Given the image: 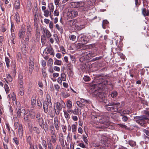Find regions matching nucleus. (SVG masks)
Instances as JSON below:
<instances>
[{
  "mask_svg": "<svg viewBox=\"0 0 149 149\" xmlns=\"http://www.w3.org/2000/svg\"><path fill=\"white\" fill-rule=\"evenodd\" d=\"M110 77L108 75L103 76L100 75L96 76L93 81L96 83L94 84V89H95L94 94L99 102L105 104L108 103L109 100L107 99V95L106 93L102 92V91L108 84V79Z\"/></svg>",
  "mask_w": 149,
  "mask_h": 149,
  "instance_id": "obj_1",
  "label": "nucleus"
},
{
  "mask_svg": "<svg viewBox=\"0 0 149 149\" xmlns=\"http://www.w3.org/2000/svg\"><path fill=\"white\" fill-rule=\"evenodd\" d=\"M125 105L124 101H122L120 103H115L112 102H110L109 101L108 103L105 104V109L108 111L120 113L122 111V110L120 108L124 107Z\"/></svg>",
  "mask_w": 149,
  "mask_h": 149,
  "instance_id": "obj_2",
  "label": "nucleus"
},
{
  "mask_svg": "<svg viewBox=\"0 0 149 149\" xmlns=\"http://www.w3.org/2000/svg\"><path fill=\"white\" fill-rule=\"evenodd\" d=\"M134 120L140 126L146 127L147 126V123H148L149 119L145 115L135 116Z\"/></svg>",
  "mask_w": 149,
  "mask_h": 149,
  "instance_id": "obj_3",
  "label": "nucleus"
},
{
  "mask_svg": "<svg viewBox=\"0 0 149 149\" xmlns=\"http://www.w3.org/2000/svg\"><path fill=\"white\" fill-rule=\"evenodd\" d=\"M100 123L102 124L100 125H97L95 126L96 128L104 129L108 128L110 126L108 118L106 116H103L102 119H100Z\"/></svg>",
  "mask_w": 149,
  "mask_h": 149,
  "instance_id": "obj_4",
  "label": "nucleus"
},
{
  "mask_svg": "<svg viewBox=\"0 0 149 149\" xmlns=\"http://www.w3.org/2000/svg\"><path fill=\"white\" fill-rule=\"evenodd\" d=\"M65 107V104L61 100L56 102V107H54V111L56 115H58L62 108Z\"/></svg>",
  "mask_w": 149,
  "mask_h": 149,
  "instance_id": "obj_5",
  "label": "nucleus"
},
{
  "mask_svg": "<svg viewBox=\"0 0 149 149\" xmlns=\"http://www.w3.org/2000/svg\"><path fill=\"white\" fill-rule=\"evenodd\" d=\"M47 101H44L43 104L44 112L45 113H47L48 111V107L50 108L52 106V104L51 102V97L49 94L47 95Z\"/></svg>",
  "mask_w": 149,
  "mask_h": 149,
  "instance_id": "obj_6",
  "label": "nucleus"
},
{
  "mask_svg": "<svg viewBox=\"0 0 149 149\" xmlns=\"http://www.w3.org/2000/svg\"><path fill=\"white\" fill-rule=\"evenodd\" d=\"M96 49H92L90 50H86L84 54L86 57H88V59H90L91 57H94L97 55L96 52Z\"/></svg>",
  "mask_w": 149,
  "mask_h": 149,
  "instance_id": "obj_7",
  "label": "nucleus"
},
{
  "mask_svg": "<svg viewBox=\"0 0 149 149\" xmlns=\"http://www.w3.org/2000/svg\"><path fill=\"white\" fill-rule=\"evenodd\" d=\"M30 61L29 62V72L31 73L34 68V59L33 57L31 56L29 58Z\"/></svg>",
  "mask_w": 149,
  "mask_h": 149,
  "instance_id": "obj_8",
  "label": "nucleus"
},
{
  "mask_svg": "<svg viewBox=\"0 0 149 149\" xmlns=\"http://www.w3.org/2000/svg\"><path fill=\"white\" fill-rule=\"evenodd\" d=\"M79 40L81 41L82 43L86 44L89 41V39L86 36L80 35L79 36Z\"/></svg>",
  "mask_w": 149,
  "mask_h": 149,
  "instance_id": "obj_9",
  "label": "nucleus"
},
{
  "mask_svg": "<svg viewBox=\"0 0 149 149\" xmlns=\"http://www.w3.org/2000/svg\"><path fill=\"white\" fill-rule=\"evenodd\" d=\"M39 125L42 129H43L46 132L48 131L49 125L45 121L44 122L43 120L40 124H39Z\"/></svg>",
  "mask_w": 149,
  "mask_h": 149,
  "instance_id": "obj_10",
  "label": "nucleus"
},
{
  "mask_svg": "<svg viewBox=\"0 0 149 149\" xmlns=\"http://www.w3.org/2000/svg\"><path fill=\"white\" fill-rule=\"evenodd\" d=\"M43 53H45L47 54H49L50 55L54 56V52L53 48L51 47H46L44 50Z\"/></svg>",
  "mask_w": 149,
  "mask_h": 149,
  "instance_id": "obj_11",
  "label": "nucleus"
},
{
  "mask_svg": "<svg viewBox=\"0 0 149 149\" xmlns=\"http://www.w3.org/2000/svg\"><path fill=\"white\" fill-rule=\"evenodd\" d=\"M68 17H69L71 18L75 17L78 15V12L75 10L68 11Z\"/></svg>",
  "mask_w": 149,
  "mask_h": 149,
  "instance_id": "obj_12",
  "label": "nucleus"
},
{
  "mask_svg": "<svg viewBox=\"0 0 149 149\" xmlns=\"http://www.w3.org/2000/svg\"><path fill=\"white\" fill-rule=\"evenodd\" d=\"M36 121L38 122V124H41L43 121V118L41 116L40 113L38 112L36 114Z\"/></svg>",
  "mask_w": 149,
  "mask_h": 149,
  "instance_id": "obj_13",
  "label": "nucleus"
},
{
  "mask_svg": "<svg viewBox=\"0 0 149 149\" xmlns=\"http://www.w3.org/2000/svg\"><path fill=\"white\" fill-rule=\"evenodd\" d=\"M59 140L61 145L63 147L65 146L64 143V137L63 134L62 133H60L59 134Z\"/></svg>",
  "mask_w": 149,
  "mask_h": 149,
  "instance_id": "obj_14",
  "label": "nucleus"
},
{
  "mask_svg": "<svg viewBox=\"0 0 149 149\" xmlns=\"http://www.w3.org/2000/svg\"><path fill=\"white\" fill-rule=\"evenodd\" d=\"M25 29L24 27L22 26L21 29L20 30L19 33H18V36L20 38H23L25 35Z\"/></svg>",
  "mask_w": 149,
  "mask_h": 149,
  "instance_id": "obj_15",
  "label": "nucleus"
},
{
  "mask_svg": "<svg viewBox=\"0 0 149 149\" xmlns=\"http://www.w3.org/2000/svg\"><path fill=\"white\" fill-rule=\"evenodd\" d=\"M42 32H43L45 34V36H46L47 38H49L52 36L50 32L47 29L45 28H43L42 29Z\"/></svg>",
  "mask_w": 149,
  "mask_h": 149,
  "instance_id": "obj_16",
  "label": "nucleus"
},
{
  "mask_svg": "<svg viewBox=\"0 0 149 149\" xmlns=\"http://www.w3.org/2000/svg\"><path fill=\"white\" fill-rule=\"evenodd\" d=\"M25 109L24 108H22V109H19L17 111V117L18 118H20L22 116V114L25 113Z\"/></svg>",
  "mask_w": 149,
  "mask_h": 149,
  "instance_id": "obj_17",
  "label": "nucleus"
},
{
  "mask_svg": "<svg viewBox=\"0 0 149 149\" xmlns=\"http://www.w3.org/2000/svg\"><path fill=\"white\" fill-rule=\"evenodd\" d=\"M77 20L76 19H73L72 20H69L67 22V24L69 25L70 26H72L74 25L75 26V24L77 23Z\"/></svg>",
  "mask_w": 149,
  "mask_h": 149,
  "instance_id": "obj_18",
  "label": "nucleus"
},
{
  "mask_svg": "<svg viewBox=\"0 0 149 149\" xmlns=\"http://www.w3.org/2000/svg\"><path fill=\"white\" fill-rule=\"evenodd\" d=\"M18 133L20 137H22L23 135V130L22 125H20L18 128Z\"/></svg>",
  "mask_w": 149,
  "mask_h": 149,
  "instance_id": "obj_19",
  "label": "nucleus"
},
{
  "mask_svg": "<svg viewBox=\"0 0 149 149\" xmlns=\"http://www.w3.org/2000/svg\"><path fill=\"white\" fill-rule=\"evenodd\" d=\"M74 4L75 6L74 8L82 7L84 5V2L81 1L74 2Z\"/></svg>",
  "mask_w": 149,
  "mask_h": 149,
  "instance_id": "obj_20",
  "label": "nucleus"
},
{
  "mask_svg": "<svg viewBox=\"0 0 149 149\" xmlns=\"http://www.w3.org/2000/svg\"><path fill=\"white\" fill-rule=\"evenodd\" d=\"M30 114V111H28L26 112L25 111V113L24 114V119L25 121H28L29 120V115Z\"/></svg>",
  "mask_w": 149,
  "mask_h": 149,
  "instance_id": "obj_21",
  "label": "nucleus"
},
{
  "mask_svg": "<svg viewBox=\"0 0 149 149\" xmlns=\"http://www.w3.org/2000/svg\"><path fill=\"white\" fill-rule=\"evenodd\" d=\"M142 14L145 17L149 15V11L148 10H146V8H143L142 9Z\"/></svg>",
  "mask_w": 149,
  "mask_h": 149,
  "instance_id": "obj_22",
  "label": "nucleus"
},
{
  "mask_svg": "<svg viewBox=\"0 0 149 149\" xmlns=\"http://www.w3.org/2000/svg\"><path fill=\"white\" fill-rule=\"evenodd\" d=\"M18 81L19 84L21 86H22L23 83V78L22 75L21 74H19V75Z\"/></svg>",
  "mask_w": 149,
  "mask_h": 149,
  "instance_id": "obj_23",
  "label": "nucleus"
},
{
  "mask_svg": "<svg viewBox=\"0 0 149 149\" xmlns=\"http://www.w3.org/2000/svg\"><path fill=\"white\" fill-rule=\"evenodd\" d=\"M15 19L17 23H18L20 21V19L19 13L16 12L14 16Z\"/></svg>",
  "mask_w": 149,
  "mask_h": 149,
  "instance_id": "obj_24",
  "label": "nucleus"
},
{
  "mask_svg": "<svg viewBox=\"0 0 149 149\" xmlns=\"http://www.w3.org/2000/svg\"><path fill=\"white\" fill-rule=\"evenodd\" d=\"M85 27V25H75V29L77 30L80 31Z\"/></svg>",
  "mask_w": 149,
  "mask_h": 149,
  "instance_id": "obj_25",
  "label": "nucleus"
},
{
  "mask_svg": "<svg viewBox=\"0 0 149 149\" xmlns=\"http://www.w3.org/2000/svg\"><path fill=\"white\" fill-rule=\"evenodd\" d=\"M51 140L50 141L52 142L53 143H55L57 140V137L56 134L51 135Z\"/></svg>",
  "mask_w": 149,
  "mask_h": 149,
  "instance_id": "obj_26",
  "label": "nucleus"
},
{
  "mask_svg": "<svg viewBox=\"0 0 149 149\" xmlns=\"http://www.w3.org/2000/svg\"><path fill=\"white\" fill-rule=\"evenodd\" d=\"M128 143L132 147H135L136 145V142L132 140H130L128 141Z\"/></svg>",
  "mask_w": 149,
  "mask_h": 149,
  "instance_id": "obj_27",
  "label": "nucleus"
},
{
  "mask_svg": "<svg viewBox=\"0 0 149 149\" xmlns=\"http://www.w3.org/2000/svg\"><path fill=\"white\" fill-rule=\"evenodd\" d=\"M20 2L19 0H16L15 3V8L16 9H18L20 8Z\"/></svg>",
  "mask_w": 149,
  "mask_h": 149,
  "instance_id": "obj_28",
  "label": "nucleus"
},
{
  "mask_svg": "<svg viewBox=\"0 0 149 149\" xmlns=\"http://www.w3.org/2000/svg\"><path fill=\"white\" fill-rule=\"evenodd\" d=\"M65 91L62 92L61 94L62 97L65 98L69 96L70 95V93L66 92V89H65Z\"/></svg>",
  "mask_w": 149,
  "mask_h": 149,
  "instance_id": "obj_29",
  "label": "nucleus"
},
{
  "mask_svg": "<svg viewBox=\"0 0 149 149\" xmlns=\"http://www.w3.org/2000/svg\"><path fill=\"white\" fill-rule=\"evenodd\" d=\"M130 113V111L128 109L124 110L120 113V116H123L126 115V114H129Z\"/></svg>",
  "mask_w": 149,
  "mask_h": 149,
  "instance_id": "obj_30",
  "label": "nucleus"
},
{
  "mask_svg": "<svg viewBox=\"0 0 149 149\" xmlns=\"http://www.w3.org/2000/svg\"><path fill=\"white\" fill-rule=\"evenodd\" d=\"M50 128L51 135H55V134H56L54 127L52 125H51L50 126Z\"/></svg>",
  "mask_w": 149,
  "mask_h": 149,
  "instance_id": "obj_31",
  "label": "nucleus"
},
{
  "mask_svg": "<svg viewBox=\"0 0 149 149\" xmlns=\"http://www.w3.org/2000/svg\"><path fill=\"white\" fill-rule=\"evenodd\" d=\"M56 27L61 34L63 33V29L62 27L60 26L58 24H57L56 25Z\"/></svg>",
  "mask_w": 149,
  "mask_h": 149,
  "instance_id": "obj_32",
  "label": "nucleus"
},
{
  "mask_svg": "<svg viewBox=\"0 0 149 149\" xmlns=\"http://www.w3.org/2000/svg\"><path fill=\"white\" fill-rule=\"evenodd\" d=\"M33 130L35 132L38 134H39L40 133V128H39L36 127H32Z\"/></svg>",
  "mask_w": 149,
  "mask_h": 149,
  "instance_id": "obj_33",
  "label": "nucleus"
},
{
  "mask_svg": "<svg viewBox=\"0 0 149 149\" xmlns=\"http://www.w3.org/2000/svg\"><path fill=\"white\" fill-rule=\"evenodd\" d=\"M110 95L112 98H114L117 96L118 93L117 91H112Z\"/></svg>",
  "mask_w": 149,
  "mask_h": 149,
  "instance_id": "obj_34",
  "label": "nucleus"
},
{
  "mask_svg": "<svg viewBox=\"0 0 149 149\" xmlns=\"http://www.w3.org/2000/svg\"><path fill=\"white\" fill-rule=\"evenodd\" d=\"M76 125L73 124L72 125V131L73 132H74L76 131L77 129V122H76Z\"/></svg>",
  "mask_w": 149,
  "mask_h": 149,
  "instance_id": "obj_35",
  "label": "nucleus"
},
{
  "mask_svg": "<svg viewBox=\"0 0 149 149\" xmlns=\"http://www.w3.org/2000/svg\"><path fill=\"white\" fill-rule=\"evenodd\" d=\"M5 61L7 67L9 68L10 67V60L8 57H5Z\"/></svg>",
  "mask_w": 149,
  "mask_h": 149,
  "instance_id": "obj_36",
  "label": "nucleus"
},
{
  "mask_svg": "<svg viewBox=\"0 0 149 149\" xmlns=\"http://www.w3.org/2000/svg\"><path fill=\"white\" fill-rule=\"evenodd\" d=\"M55 61L54 62V64L56 65H61L62 61L61 60H58L55 58Z\"/></svg>",
  "mask_w": 149,
  "mask_h": 149,
  "instance_id": "obj_37",
  "label": "nucleus"
},
{
  "mask_svg": "<svg viewBox=\"0 0 149 149\" xmlns=\"http://www.w3.org/2000/svg\"><path fill=\"white\" fill-rule=\"evenodd\" d=\"M24 89L23 88V86L20 85V87L19 88V93L21 95H24Z\"/></svg>",
  "mask_w": 149,
  "mask_h": 149,
  "instance_id": "obj_38",
  "label": "nucleus"
},
{
  "mask_svg": "<svg viewBox=\"0 0 149 149\" xmlns=\"http://www.w3.org/2000/svg\"><path fill=\"white\" fill-rule=\"evenodd\" d=\"M66 106L68 108H71L72 107V103L69 100L67 102Z\"/></svg>",
  "mask_w": 149,
  "mask_h": 149,
  "instance_id": "obj_39",
  "label": "nucleus"
},
{
  "mask_svg": "<svg viewBox=\"0 0 149 149\" xmlns=\"http://www.w3.org/2000/svg\"><path fill=\"white\" fill-rule=\"evenodd\" d=\"M83 136V141L86 144H88V141L87 138V137L85 135H82Z\"/></svg>",
  "mask_w": 149,
  "mask_h": 149,
  "instance_id": "obj_40",
  "label": "nucleus"
},
{
  "mask_svg": "<svg viewBox=\"0 0 149 149\" xmlns=\"http://www.w3.org/2000/svg\"><path fill=\"white\" fill-rule=\"evenodd\" d=\"M61 80L63 81H65L66 80V75L64 73H62L61 74Z\"/></svg>",
  "mask_w": 149,
  "mask_h": 149,
  "instance_id": "obj_41",
  "label": "nucleus"
},
{
  "mask_svg": "<svg viewBox=\"0 0 149 149\" xmlns=\"http://www.w3.org/2000/svg\"><path fill=\"white\" fill-rule=\"evenodd\" d=\"M4 88H5V91L7 94H8L9 93L10 89L9 88L8 86L6 84H5L4 85Z\"/></svg>",
  "mask_w": 149,
  "mask_h": 149,
  "instance_id": "obj_42",
  "label": "nucleus"
},
{
  "mask_svg": "<svg viewBox=\"0 0 149 149\" xmlns=\"http://www.w3.org/2000/svg\"><path fill=\"white\" fill-rule=\"evenodd\" d=\"M50 12L47 10H45L44 11V15L46 17H48L49 15H50Z\"/></svg>",
  "mask_w": 149,
  "mask_h": 149,
  "instance_id": "obj_43",
  "label": "nucleus"
},
{
  "mask_svg": "<svg viewBox=\"0 0 149 149\" xmlns=\"http://www.w3.org/2000/svg\"><path fill=\"white\" fill-rule=\"evenodd\" d=\"M147 130L143 129L142 130V131L144 133L148 136H149V130H148V128H147Z\"/></svg>",
  "mask_w": 149,
  "mask_h": 149,
  "instance_id": "obj_44",
  "label": "nucleus"
},
{
  "mask_svg": "<svg viewBox=\"0 0 149 149\" xmlns=\"http://www.w3.org/2000/svg\"><path fill=\"white\" fill-rule=\"evenodd\" d=\"M48 148L47 149H53V147L51 142L50 141L47 143Z\"/></svg>",
  "mask_w": 149,
  "mask_h": 149,
  "instance_id": "obj_45",
  "label": "nucleus"
},
{
  "mask_svg": "<svg viewBox=\"0 0 149 149\" xmlns=\"http://www.w3.org/2000/svg\"><path fill=\"white\" fill-rule=\"evenodd\" d=\"M121 116L122 117V119L123 121L126 122L127 121L128 119V117L126 115Z\"/></svg>",
  "mask_w": 149,
  "mask_h": 149,
  "instance_id": "obj_46",
  "label": "nucleus"
},
{
  "mask_svg": "<svg viewBox=\"0 0 149 149\" xmlns=\"http://www.w3.org/2000/svg\"><path fill=\"white\" fill-rule=\"evenodd\" d=\"M42 143L43 146L44 148L45 149H47V144L46 141L44 140H42Z\"/></svg>",
  "mask_w": 149,
  "mask_h": 149,
  "instance_id": "obj_47",
  "label": "nucleus"
},
{
  "mask_svg": "<svg viewBox=\"0 0 149 149\" xmlns=\"http://www.w3.org/2000/svg\"><path fill=\"white\" fill-rule=\"evenodd\" d=\"M20 125H22V124L18 123V122L15 121L14 120V126L15 129L19 127Z\"/></svg>",
  "mask_w": 149,
  "mask_h": 149,
  "instance_id": "obj_48",
  "label": "nucleus"
},
{
  "mask_svg": "<svg viewBox=\"0 0 149 149\" xmlns=\"http://www.w3.org/2000/svg\"><path fill=\"white\" fill-rule=\"evenodd\" d=\"M13 140L16 145L19 144V139L17 137H15L13 138Z\"/></svg>",
  "mask_w": 149,
  "mask_h": 149,
  "instance_id": "obj_49",
  "label": "nucleus"
},
{
  "mask_svg": "<svg viewBox=\"0 0 149 149\" xmlns=\"http://www.w3.org/2000/svg\"><path fill=\"white\" fill-rule=\"evenodd\" d=\"M11 97L13 101H15L16 102V97L14 92L12 93L11 95Z\"/></svg>",
  "mask_w": 149,
  "mask_h": 149,
  "instance_id": "obj_50",
  "label": "nucleus"
},
{
  "mask_svg": "<svg viewBox=\"0 0 149 149\" xmlns=\"http://www.w3.org/2000/svg\"><path fill=\"white\" fill-rule=\"evenodd\" d=\"M31 137L30 136H29L27 137V139H26V141H27V142L28 143H29V145L31 146L30 148H31Z\"/></svg>",
  "mask_w": 149,
  "mask_h": 149,
  "instance_id": "obj_51",
  "label": "nucleus"
},
{
  "mask_svg": "<svg viewBox=\"0 0 149 149\" xmlns=\"http://www.w3.org/2000/svg\"><path fill=\"white\" fill-rule=\"evenodd\" d=\"M109 22L107 20H104L103 21L102 27L104 28H105V26L108 24Z\"/></svg>",
  "mask_w": 149,
  "mask_h": 149,
  "instance_id": "obj_52",
  "label": "nucleus"
},
{
  "mask_svg": "<svg viewBox=\"0 0 149 149\" xmlns=\"http://www.w3.org/2000/svg\"><path fill=\"white\" fill-rule=\"evenodd\" d=\"M53 36L55 37L54 39L56 41V42L58 43L59 42V40L58 36L56 34H54L53 35Z\"/></svg>",
  "mask_w": 149,
  "mask_h": 149,
  "instance_id": "obj_53",
  "label": "nucleus"
},
{
  "mask_svg": "<svg viewBox=\"0 0 149 149\" xmlns=\"http://www.w3.org/2000/svg\"><path fill=\"white\" fill-rule=\"evenodd\" d=\"M103 56H101L98 57H96L93 58L92 61H94L97 60H100L103 57Z\"/></svg>",
  "mask_w": 149,
  "mask_h": 149,
  "instance_id": "obj_54",
  "label": "nucleus"
},
{
  "mask_svg": "<svg viewBox=\"0 0 149 149\" xmlns=\"http://www.w3.org/2000/svg\"><path fill=\"white\" fill-rule=\"evenodd\" d=\"M16 110L22 109L21 108V105L19 102H17L16 106Z\"/></svg>",
  "mask_w": 149,
  "mask_h": 149,
  "instance_id": "obj_55",
  "label": "nucleus"
},
{
  "mask_svg": "<svg viewBox=\"0 0 149 149\" xmlns=\"http://www.w3.org/2000/svg\"><path fill=\"white\" fill-rule=\"evenodd\" d=\"M67 69H68L69 70H70V71L71 72V70L73 68V65L71 64L70 63H69L67 65Z\"/></svg>",
  "mask_w": 149,
  "mask_h": 149,
  "instance_id": "obj_56",
  "label": "nucleus"
},
{
  "mask_svg": "<svg viewBox=\"0 0 149 149\" xmlns=\"http://www.w3.org/2000/svg\"><path fill=\"white\" fill-rule=\"evenodd\" d=\"M72 113L75 115H78L79 114L78 109H75L72 111Z\"/></svg>",
  "mask_w": 149,
  "mask_h": 149,
  "instance_id": "obj_57",
  "label": "nucleus"
},
{
  "mask_svg": "<svg viewBox=\"0 0 149 149\" xmlns=\"http://www.w3.org/2000/svg\"><path fill=\"white\" fill-rule=\"evenodd\" d=\"M77 104V105L79 107H81L83 106H85V105L81 103V102L79 101H77L76 102Z\"/></svg>",
  "mask_w": 149,
  "mask_h": 149,
  "instance_id": "obj_58",
  "label": "nucleus"
},
{
  "mask_svg": "<svg viewBox=\"0 0 149 149\" xmlns=\"http://www.w3.org/2000/svg\"><path fill=\"white\" fill-rule=\"evenodd\" d=\"M64 115L65 118H70V116L69 114L65 111H64Z\"/></svg>",
  "mask_w": 149,
  "mask_h": 149,
  "instance_id": "obj_59",
  "label": "nucleus"
},
{
  "mask_svg": "<svg viewBox=\"0 0 149 149\" xmlns=\"http://www.w3.org/2000/svg\"><path fill=\"white\" fill-rule=\"evenodd\" d=\"M16 57L17 60H19L21 59V54L20 52H18L17 54Z\"/></svg>",
  "mask_w": 149,
  "mask_h": 149,
  "instance_id": "obj_60",
  "label": "nucleus"
},
{
  "mask_svg": "<svg viewBox=\"0 0 149 149\" xmlns=\"http://www.w3.org/2000/svg\"><path fill=\"white\" fill-rule=\"evenodd\" d=\"M7 78L8 81L10 82L11 81L13 80V79L11 76L9 74H7Z\"/></svg>",
  "mask_w": 149,
  "mask_h": 149,
  "instance_id": "obj_61",
  "label": "nucleus"
},
{
  "mask_svg": "<svg viewBox=\"0 0 149 149\" xmlns=\"http://www.w3.org/2000/svg\"><path fill=\"white\" fill-rule=\"evenodd\" d=\"M76 38V36L73 35H71L69 36V38L70 39L73 41H74L75 40Z\"/></svg>",
  "mask_w": 149,
  "mask_h": 149,
  "instance_id": "obj_62",
  "label": "nucleus"
},
{
  "mask_svg": "<svg viewBox=\"0 0 149 149\" xmlns=\"http://www.w3.org/2000/svg\"><path fill=\"white\" fill-rule=\"evenodd\" d=\"M53 63V61L51 58H50L48 61V63L50 66H52Z\"/></svg>",
  "mask_w": 149,
  "mask_h": 149,
  "instance_id": "obj_63",
  "label": "nucleus"
},
{
  "mask_svg": "<svg viewBox=\"0 0 149 149\" xmlns=\"http://www.w3.org/2000/svg\"><path fill=\"white\" fill-rule=\"evenodd\" d=\"M143 113L144 114H146V116L147 117L149 118V111L146 110H144L143 111Z\"/></svg>",
  "mask_w": 149,
  "mask_h": 149,
  "instance_id": "obj_64",
  "label": "nucleus"
}]
</instances>
